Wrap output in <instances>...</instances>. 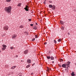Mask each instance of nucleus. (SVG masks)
<instances>
[{
    "label": "nucleus",
    "mask_w": 76,
    "mask_h": 76,
    "mask_svg": "<svg viewBox=\"0 0 76 76\" xmlns=\"http://www.w3.org/2000/svg\"><path fill=\"white\" fill-rule=\"evenodd\" d=\"M33 28L34 29H37V27H36V26H34Z\"/></svg>",
    "instance_id": "nucleus-19"
},
{
    "label": "nucleus",
    "mask_w": 76,
    "mask_h": 76,
    "mask_svg": "<svg viewBox=\"0 0 76 76\" xmlns=\"http://www.w3.org/2000/svg\"><path fill=\"white\" fill-rule=\"evenodd\" d=\"M30 66V64L26 66V68H28V67H29V66Z\"/></svg>",
    "instance_id": "nucleus-20"
},
{
    "label": "nucleus",
    "mask_w": 76,
    "mask_h": 76,
    "mask_svg": "<svg viewBox=\"0 0 76 76\" xmlns=\"http://www.w3.org/2000/svg\"><path fill=\"white\" fill-rule=\"evenodd\" d=\"M38 37V35H35V37L36 38H37L38 37Z\"/></svg>",
    "instance_id": "nucleus-31"
},
{
    "label": "nucleus",
    "mask_w": 76,
    "mask_h": 76,
    "mask_svg": "<svg viewBox=\"0 0 76 76\" xmlns=\"http://www.w3.org/2000/svg\"><path fill=\"white\" fill-rule=\"evenodd\" d=\"M28 22H30L31 21V19H28Z\"/></svg>",
    "instance_id": "nucleus-34"
},
{
    "label": "nucleus",
    "mask_w": 76,
    "mask_h": 76,
    "mask_svg": "<svg viewBox=\"0 0 76 76\" xmlns=\"http://www.w3.org/2000/svg\"><path fill=\"white\" fill-rule=\"evenodd\" d=\"M66 70V69H65Z\"/></svg>",
    "instance_id": "nucleus-48"
},
{
    "label": "nucleus",
    "mask_w": 76,
    "mask_h": 76,
    "mask_svg": "<svg viewBox=\"0 0 76 76\" xmlns=\"http://www.w3.org/2000/svg\"><path fill=\"white\" fill-rule=\"evenodd\" d=\"M6 1L7 2H10L11 0H6Z\"/></svg>",
    "instance_id": "nucleus-22"
},
{
    "label": "nucleus",
    "mask_w": 76,
    "mask_h": 76,
    "mask_svg": "<svg viewBox=\"0 0 76 76\" xmlns=\"http://www.w3.org/2000/svg\"><path fill=\"white\" fill-rule=\"evenodd\" d=\"M16 67V66H14L12 67L11 69H15V67Z\"/></svg>",
    "instance_id": "nucleus-13"
},
{
    "label": "nucleus",
    "mask_w": 76,
    "mask_h": 76,
    "mask_svg": "<svg viewBox=\"0 0 76 76\" xmlns=\"http://www.w3.org/2000/svg\"><path fill=\"white\" fill-rule=\"evenodd\" d=\"M2 46L3 47V48H6V47H7V46H6V45H2Z\"/></svg>",
    "instance_id": "nucleus-9"
},
{
    "label": "nucleus",
    "mask_w": 76,
    "mask_h": 76,
    "mask_svg": "<svg viewBox=\"0 0 76 76\" xmlns=\"http://www.w3.org/2000/svg\"><path fill=\"white\" fill-rule=\"evenodd\" d=\"M49 7H50V8H51L53 7V6L52 5H49Z\"/></svg>",
    "instance_id": "nucleus-16"
},
{
    "label": "nucleus",
    "mask_w": 76,
    "mask_h": 76,
    "mask_svg": "<svg viewBox=\"0 0 76 76\" xmlns=\"http://www.w3.org/2000/svg\"><path fill=\"white\" fill-rule=\"evenodd\" d=\"M17 37V35H16V34H14L12 36V39H15V38H16V37Z\"/></svg>",
    "instance_id": "nucleus-4"
},
{
    "label": "nucleus",
    "mask_w": 76,
    "mask_h": 76,
    "mask_svg": "<svg viewBox=\"0 0 76 76\" xmlns=\"http://www.w3.org/2000/svg\"><path fill=\"white\" fill-rule=\"evenodd\" d=\"M30 25L31 26H33V25H34L33 24H31Z\"/></svg>",
    "instance_id": "nucleus-37"
},
{
    "label": "nucleus",
    "mask_w": 76,
    "mask_h": 76,
    "mask_svg": "<svg viewBox=\"0 0 76 76\" xmlns=\"http://www.w3.org/2000/svg\"><path fill=\"white\" fill-rule=\"evenodd\" d=\"M19 76H22V75H19Z\"/></svg>",
    "instance_id": "nucleus-45"
},
{
    "label": "nucleus",
    "mask_w": 76,
    "mask_h": 76,
    "mask_svg": "<svg viewBox=\"0 0 76 76\" xmlns=\"http://www.w3.org/2000/svg\"><path fill=\"white\" fill-rule=\"evenodd\" d=\"M18 57V55H17V56H16L15 57L17 58Z\"/></svg>",
    "instance_id": "nucleus-38"
},
{
    "label": "nucleus",
    "mask_w": 76,
    "mask_h": 76,
    "mask_svg": "<svg viewBox=\"0 0 76 76\" xmlns=\"http://www.w3.org/2000/svg\"><path fill=\"white\" fill-rule=\"evenodd\" d=\"M28 5H26V7L24 8V9H25V10L27 11H28L29 10H28Z\"/></svg>",
    "instance_id": "nucleus-3"
},
{
    "label": "nucleus",
    "mask_w": 76,
    "mask_h": 76,
    "mask_svg": "<svg viewBox=\"0 0 76 76\" xmlns=\"http://www.w3.org/2000/svg\"><path fill=\"white\" fill-rule=\"evenodd\" d=\"M36 25H38V24H37V23H36Z\"/></svg>",
    "instance_id": "nucleus-43"
},
{
    "label": "nucleus",
    "mask_w": 76,
    "mask_h": 76,
    "mask_svg": "<svg viewBox=\"0 0 76 76\" xmlns=\"http://www.w3.org/2000/svg\"><path fill=\"white\" fill-rule=\"evenodd\" d=\"M34 65H35V63H34L33 64H32V66H34Z\"/></svg>",
    "instance_id": "nucleus-40"
},
{
    "label": "nucleus",
    "mask_w": 76,
    "mask_h": 76,
    "mask_svg": "<svg viewBox=\"0 0 76 76\" xmlns=\"http://www.w3.org/2000/svg\"><path fill=\"white\" fill-rule=\"evenodd\" d=\"M47 70L48 71H49V70H50V68H49L47 67Z\"/></svg>",
    "instance_id": "nucleus-29"
},
{
    "label": "nucleus",
    "mask_w": 76,
    "mask_h": 76,
    "mask_svg": "<svg viewBox=\"0 0 76 76\" xmlns=\"http://www.w3.org/2000/svg\"><path fill=\"white\" fill-rule=\"evenodd\" d=\"M50 58L51 60H53L54 59V57H53V56H51Z\"/></svg>",
    "instance_id": "nucleus-12"
},
{
    "label": "nucleus",
    "mask_w": 76,
    "mask_h": 76,
    "mask_svg": "<svg viewBox=\"0 0 76 76\" xmlns=\"http://www.w3.org/2000/svg\"><path fill=\"white\" fill-rule=\"evenodd\" d=\"M49 3H52V1H49Z\"/></svg>",
    "instance_id": "nucleus-33"
},
{
    "label": "nucleus",
    "mask_w": 76,
    "mask_h": 76,
    "mask_svg": "<svg viewBox=\"0 0 76 76\" xmlns=\"http://www.w3.org/2000/svg\"><path fill=\"white\" fill-rule=\"evenodd\" d=\"M28 53V50H26L24 51V54H27Z\"/></svg>",
    "instance_id": "nucleus-6"
},
{
    "label": "nucleus",
    "mask_w": 76,
    "mask_h": 76,
    "mask_svg": "<svg viewBox=\"0 0 76 76\" xmlns=\"http://www.w3.org/2000/svg\"><path fill=\"white\" fill-rule=\"evenodd\" d=\"M52 9L53 10H55L56 9V6L55 5H53L52 6Z\"/></svg>",
    "instance_id": "nucleus-8"
},
{
    "label": "nucleus",
    "mask_w": 76,
    "mask_h": 76,
    "mask_svg": "<svg viewBox=\"0 0 76 76\" xmlns=\"http://www.w3.org/2000/svg\"><path fill=\"white\" fill-rule=\"evenodd\" d=\"M47 42H45L44 43V44H45V45H46V44H47Z\"/></svg>",
    "instance_id": "nucleus-36"
},
{
    "label": "nucleus",
    "mask_w": 76,
    "mask_h": 76,
    "mask_svg": "<svg viewBox=\"0 0 76 76\" xmlns=\"http://www.w3.org/2000/svg\"><path fill=\"white\" fill-rule=\"evenodd\" d=\"M68 35H70V33H68Z\"/></svg>",
    "instance_id": "nucleus-41"
},
{
    "label": "nucleus",
    "mask_w": 76,
    "mask_h": 76,
    "mask_svg": "<svg viewBox=\"0 0 76 76\" xmlns=\"http://www.w3.org/2000/svg\"><path fill=\"white\" fill-rule=\"evenodd\" d=\"M67 63L68 64L66 65L67 66L68 65H69L70 64V61H68Z\"/></svg>",
    "instance_id": "nucleus-17"
},
{
    "label": "nucleus",
    "mask_w": 76,
    "mask_h": 76,
    "mask_svg": "<svg viewBox=\"0 0 76 76\" xmlns=\"http://www.w3.org/2000/svg\"><path fill=\"white\" fill-rule=\"evenodd\" d=\"M52 63H54V61H53Z\"/></svg>",
    "instance_id": "nucleus-42"
},
{
    "label": "nucleus",
    "mask_w": 76,
    "mask_h": 76,
    "mask_svg": "<svg viewBox=\"0 0 76 76\" xmlns=\"http://www.w3.org/2000/svg\"><path fill=\"white\" fill-rule=\"evenodd\" d=\"M61 61H63V59H62L61 60Z\"/></svg>",
    "instance_id": "nucleus-39"
},
{
    "label": "nucleus",
    "mask_w": 76,
    "mask_h": 76,
    "mask_svg": "<svg viewBox=\"0 0 76 76\" xmlns=\"http://www.w3.org/2000/svg\"><path fill=\"white\" fill-rule=\"evenodd\" d=\"M58 65L59 66V67H61V65H60L59 64H58Z\"/></svg>",
    "instance_id": "nucleus-32"
},
{
    "label": "nucleus",
    "mask_w": 76,
    "mask_h": 76,
    "mask_svg": "<svg viewBox=\"0 0 76 76\" xmlns=\"http://www.w3.org/2000/svg\"><path fill=\"white\" fill-rule=\"evenodd\" d=\"M1 51L0 50V53H1Z\"/></svg>",
    "instance_id": "nucleus-46"
},
{
    "label": "nucleus",
    "mask_w": 76,
    "mask_h": 76,
    "mask_svg": "<svg viewBox=\"0 0 76 76\" xmlns=\"http://www.w3.org/2000/svg\"><path fill=\"white\" fill-rule=\"evenodd\" d=\"M72 76H74L75 75V74H74V72H72V73L71 74Z\"/></svg>",
    "instance_id": "nucleus-15"
},
{
    "label": "nucleus",
    "mask_w": 76,
    "mask_h": 76,
    "mask_svg": "<svg viewBox=\"0 0 76 76\" xmlns=\"http://www.w3.org/2000/svg\"><path fill=\"white\" fill-rule=\"evenodd\" d=\"M6 48L3 47L2 48V51H4V50H5V49H6Z\"/></svg>",
    "instance_id": "nucleus-14"
},
{
    "label": "nucleus",
    "mask_w": 76,
    "mask_h": 76,
    "mask_svg": "<svg viewBox=\"0 0 76 76\" xmlns=\"http://www.w3.org/2000/svg\"><path fill=\"white\" fill-rule=\"evenodd\" d=\"M21 4H22L21 3H19V4L17 5V6L19 7V6H21Z\"/></svg>",
    "instance_id": "nucleus-10"
},
{
    "label": "nucleus",
    "mask_w": 76,
    "mask_h": 76,
    "mask_svg": "<svg viewBox=\"0 0 76 76\" xmlns=\"http://www.w3.org/2000/svg\"><path fill=\"white\" fill-rule=\"evenodd\" d=\"M68 67H69V66H68L67 67V69H68Z\"/></svg>",
    "instance_id": "nucleus-44"
},
{
    "label": "nucleus",
    "mask_w": 76,
    "mask_h": 76,
    "mask_svg": "<svg viewBox=\"0 0 76 76\" xmlns=\"http://www.w3.org/2000/svg\"><path fill=\"white\" fill-rule=\"evenodd\" d=\"M58 42H60V41H61V39H58Z\"/></svg>",
    "instance_id": "nucleus-25"
},
{
    "label": "nucleus",
    "mask_w": 76,
    "mask_h": 76,
    "mask_svg": "<svg viewBox=\"0 0 76 76\" xmlns=\"http://www.w3.org/2000/svg\"><path fill=\"white\" fill-rule=\"evenodd\" d=\"M66 66H67V64H63L62 65V67L64 68H66Z\"/></svg>",
    "instance_id": "nucleus-5"
},
{
    "label": "nucleus",
    "mask_w": 76,
    "mask_h": 76,
    "mask_svg": "<svg viewBox=\"0 0 76 76\" xmlns=\"http://www.w3.org/2000/svg\"><path fill=\"white\" fill-rule=\"evenodd\" d=\"M8 29H9V27L7 26H4V30L6 31V30H8Z\"/></svg>",
    "instance_id": "nucleus-2"
},
{
    "label": "nucleus",
    "mask_w": 76,
    "mask_h": 76,
    "mask_svg": "<svg viewBox=\"0 0 76 76\" xmlns=\"http://www.w3.org/2000/svg\"><path fill=\"white\" fill-rule=\"evenodd\" d=\"M47 1V0H45V1L43 2L44 4H46L45 1Z\"/></svg>",
    "instance_id": "nucleus-26"
},
{
    "label": "nucleus",
    "mask_w": 76,
    "mask_h": 76,
    "mask_svg": "<svg viewBox=\"0 0 76 76\" xmlns=\"http://www.w3.org/2000/svg\"><path fill=\"white\" fill-rule=\"evenodd\" d=\"M10 48L11 49V50H12V49L13 48V47L12 46Z\"/></svg>",
    "instance_id": "nucleus-28"
},
{
    "label": "nucleus",
    "mask_w": 76,
    "mask_h": 76,
    "mask_svg": "<svg viewBox=\"0 0 76 76\" xmlns=\"http://www.w3.org/2000/svg\"><path fill=\"white\" fill-rule=\"evenodd\" d=\"M31 60H30V59H28L27 60V62L28 63V64H29V63H31Z\"/></svg>",
    "instance_id": "nucleus-7"
},
{
    "label": "nucleus",
    "mask_w": 76,
    "mask_h": 76,
    "mask_svg": "<svg viewBox=\"0 0 76 76\" xmlns=\"http://www.w3.org/2000/svg\"><path fill=\"white\" fill-rule=\"evenodd\" d=\"M54 42L55 44H56V43H57V42L56 40H54Z\"/></svg>",
    "instance_id": "nucleus-23"
},
{
    "label": "nucleus",
    "mask_w": 76,
    "mask_h": 76,
    "mask_svg": "<svg viewBox=\"0 0 76 76\" xmlns=\"http://www.w3.org/2000/svg\"><path fill=\"white\" fill-rule=\"evenodd\" d=\"M60 23H61V24H62V25H63L64 24L63 22L61 20H60Z\"/></svg>",
    "instance_id": "nucleus-11"
},
{
    "label": "nucleus",
    "mask_w": 76,
    "mask_h": 76,
    "mask_svg": "<svg viewBox=\"0 0 76 76\" xmlns=\"http://www.w3.org/2000/svg\"><path fill=\"white\" fill-rule=\"evenodd\" d=\"M34 75V73L32 72L31 73V75Z\"/></svg>",
    "instance_id": "nucleus-35"
},
{
    "label": "nucleus",
    "mask_w": 76,
    "mask_h": 76,
    "mask_svg": "<svg viewBox=\"0 0 76 76\" xmlns=\"http://www.w3.org/2000/svg\"><path fill=\"white\" fill-rule=\"evenodd\" d=\"M47 70L48 71H49V70H50V68H49L47 67Z\"/></svg>",
    "instance_id": "nucleus-30"
},
{
    "label": "nucleus",
    "mask_w": 76,
    "mask_h": 76,
    "mask_svg": "<svg viewBox=\"0 0 76 76\" xmlns=\"http://www.w3.org/2000/svg\"><path fill=\"white\" fill-rule=\"evenodd\" d=\"M35 38H34L32 39V41H35Z\"/></svg>",
    "instance_id": "nucleus-24"
},
{
    "label": "nucleus",
    "mask_w": 76,
    "mask_h": 76,
    "mask_svg": "<svg viewBox=\"0 0 76 76\" xmlns=\"http://www.w3.org/2000/svg\"><path fill=\"white\" fill-rule=\"evenodd\" d=\"M21 62H22V61H23L21 60Z\"/></svg>",
    "instance_id": "nucleus-47"
},
{
    "label": "nucleus",
    "mask_w": 76,
    "mask_h": 76,
    "mask_svg": "<svg viewBox=\"0 0 76 76\" xmlns=\"http://www.w3.org/2000/svg\"><path fill=\"white\" fill-rule=\"evenodd\" d=\"M47 59H48V60H49V59L50 58V56H47Z\"/></svg>",
    "instance_id": "nucleus-18"
},
{
    "label": "nucleus",
    "mask_w": 76,
    "mask_h": 76,
    "mask_svg": "<svg viewBox=\"0 0 76 76\" xmlns=\"http://www.w3.org/2000/svg\"><path fill=\"white\" fill-rule=\"evenodd\" d=\"M64 28L63 27H62L61 28V29H62V30H64Z\"/></svg>",
    "instance_id": "nucleus-27"
},
{
    "label": "nucleus",
    "mask_w": 76,
    "mask_h": 76,
    "mask_svg": "<svg viewBox=\"0 0 76 76\" xmlns=\"http://www.w3.org/2000/svg\"><path fill=\"white\" fill-rule=\"evenodd\" d=\"M23 28V26H20V28Z\"/></svg>",
    "instance_id": "nucleus-21"
},
{
    "label": "nucleus",
    "mask_w": 76,
    "mask_h": 76,
    "mask_svg": "<svg viewBox=\"0 0 76 76\" xmlns=\"http://www.w3.org/2000/svg\"><path fill=\"white\" fill-rule=\"evenodd\" d=\"M5 9V10L7 13H11V10H12V7L11 6H9V7H6Z\"/></svg>",
    "instance_id": "nucleus-1"
}]
</instances>
